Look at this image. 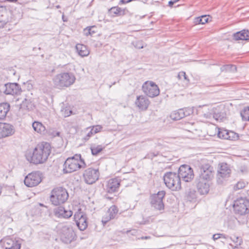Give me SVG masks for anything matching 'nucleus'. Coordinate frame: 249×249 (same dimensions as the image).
<instances>
[{
	"label": "nucleus",
	"mask_w": 249,
	"mask_h": 249,
	"mask_svg": "<svg viewBox=\"0 0 249 249\" xmlns=\"http://www.w3.org/2000/svg\"><path fill=\"white\" fill-rule=\"evenodd\" d=\"M102 128L103 127L101 125H97L95 126H93L91 130L93 132V134H95L99 132L102 130Z\"/></svg>",
	"instance_id": "39"
},
{
	"label": "nucleus",
	"mask_w": 249,
	"mask_h": 249,
	"mask_svg": "<svg viewBox=\"0 0 249 249\" xmlns=\"http://www.w3.org/2000/svg\"><path fill=\"white\" fill-rule=\"evenodd\" d=\"M42 174L40 171H33L28 174L24 178V184L28 187L38 185L42 181Z\"/></svg>",
	"instance_id": "9"
},
{
	"label": "nucleus",
	"mask_w": 249,
	"mask_h": 249,
	"mask_svg": "<svg viewBox=\"0 0 249 249\" xmlns=\"http://www.w3.org/2000/svg\"><path fill=\"white\" fill-rule=\"evenodd\" d=\"M89 28H90V36H92L93 34H94L95 33H96V31H94L93 30L94 28H95V26H89Z\"/></svg>",
	"instance_id": "49"
},
{
	"label": "nucleus",
	"mask_w": 249,
	"mask_h": 249,
	"mask_svg": "<svg viewBox=\"0 0 249 249\" xmlns=\"http://www.w3.org/2000/svg\"><path fill=\"white\" fill-rule=\"evenodd\" d=\"M100 172L98 168L89 167L86 169L83 174L84 180L88 184H92L99 178Z\"/></svg>",
	"instance_id": "10"
},
{
	"label": "nucleus",
	"mask_w": 249,
	"mask_h": 249,
	"mask_svg": "<svg viewBox=\"0 0 249 249\" xmlns=\"http://www.w3.org/2000/svg\"><path fill=\"white\" fill-rule=\"evenodd\" d=\"M27 102L28 103L29 101L26 99H25L24 101H22L21 105L22 107H24L26 106V107H27V108L28 109H29V108L28 107V106H26V104Z\"/></svg>",
	"instance_id": "46"
},
{
	"label": "nucleus",
	"mask_w": 249,
	"mask_h": 249,
	"mask_svg": "<svg viewBox=\"0 0 249 249\" xmlns=\"http://www.w3.org/2000/svg\"><path fill=\"white\" fill-rule=\"evenodd\" d=\"M55 215L58 217L68 218L71 217L73 214L71 210H66L63 207H58L54 210Z\"/></svg>",
	"instance_id": "23"
},
{
	"label": "nucleus",
	"mask_w": 249,
	"mask_h": 249,
	"mask_svg": "<svg viewBox=\"0 0 249 249\" xmlns=\"http://www.w3.org/2000/svg\"><path fill=\"white\" fill-rule=\"evenodd\" d=\"M142 89L146 96L151 98L158 96L160 93V90L158 85L151 81L145 82L142 86Z\"/></svg>",
	"instance_id": "8"
},
{
	"label": "nucleus",
	"mask_w": 249,
	"mask_h": 249,
	"mask_svg": "<svg viewBox=\"0 0 249 249\" xmlns=\"http://www.w3.org/2000/svg\"><path fill=\"white\" fill-rule=\"evenodd\" d=\"M9 12L5 6H0V28H3L9 21Z\"/></svg>",
	"instance_id": "21"
},
{
	"label": "nucleus",
	"mask_w": 249,
	"mask_h": 249,
	"mask_svg": "<svg viewBox=\"0 0 249 249\" xmlns=\"http://www.w3.org/2000/svg\"><path fill=\"white\" fill-rule=\"evenodd\" d=\"M76 49L78 54L82 57L87 56L89 53V51L87 46L82 44H77Z\"/></svg>",
	"instance_id": "28"
},
{
	"label": "nucleus",
	"mask_w": 249,
	"mask_h": 249,
	"mask_svg": "<svg viewBox=\"0 0 249 249\" xmlns=\"http://www.w3.org/2000/svg\"><path fill=\"white\" fill-rule=\"evenodd\" d=\"M90 28L89 27H87L84 29V34L86 36H90Z\"/></svg>",
	"instance_id": "43"
},
{
	"label": "nucleus",
	"mask_w": 249,
	"mask_h": 249,
	"mask_svg": "<svg viewBox=\"0 0 249 249\" xmlns=\"http://www.w3.org/2000/svg\"><path fill=\"white\" fill-rule=\"evenodd\" d=\"M192 112V110L189 108H181L172 113L171 117L173 120H179L186 116H189Z\"/></svg>",
	"instance_id": "18"
},
{
	"label": "nucleus",
	"mask_w": 249,
	"mask_h": 249,
	"mask_svg": "<svg viewBox=\"0 0 249 249\" xmlns=\"http://www.w3.org/2000/svg\"><path fill=\"white\" fill-rule=\"evenodd\" d=\"M231 173V170L229 165L226 163H222L217 175V181L218 182H222V179L229 178L230 176Z\"/></svg>",
	"instance_id": "15"
},
{
	"label": "nucleus",
	"mask_w": 249,
	"mask_h": 249,
	"mask_svg": "<svg viewBox=\"0 0 249 249\" xmlns=\"http://www.w3.org/2000/svg\"><path fill=\"white\" fill-rule=\"evenodd\" d=\"M227 135L228 136H227L226 140L231 141H236L239 139L238 134L232 131H228V133Z\"/></svg>",
	"instance_id": "34"
},
{
	"label": "nucleus",
	"mask_w": 249,
	"mask_h": 249,
	"mask_svg": "<svg viewBox=\"0 0 249 249\" xmlns=\"http://www.w3.org/2000/svg\"><path fill=\"white\" fill-rule=\"evenodd\" d=\"M233 37L235 40H249V30L243 29L237 32L233 35Z\"/></svg>",
	"instance_id": "25"
},
{
	"label": "nucleus",
	"mask_w": 249,
	"mask_h": 249,
	"mask_svg": "<svg viewBox=\"0 0 249 249\" xmlns=\"http://www.w3.org/2000/svg\"><path fill=\"white\" fill-rule=\"evenodd\" d=\"M10 109V105L7 102L0 103V121L4 120Z\"/></svg>",
	"instance_id": "26"
},
{
	"label": "nucleus",
	"mask_w": 249,
	"mask_h": 249,
	"mask_svg": "<svg viewBox=\"0 0 249 249\" xmlns=\"http://www.w3.org/2000/svg\"><path fill=\"white\" fill-rule=\"evenodd\" d=\"M236 241H235V242L236 243V245L237 246L238 245H240L242 243V239L239 237H236Z\"/></svg>",
	"instance_id": "48"
},
{
	"label": "nucleus",
	"mask_w": 249,
	"mask_h": 249,
	"mask_svg": "<svg viewBox=\"0 0 249 249\" xmlns=\"http://www.w3.org/2000/svg\"><path fill=\"white\" fill-rule=\"evenodd\" d=\"M2 138L13 135L15 132L14 126L8 123H1Z\"/></svg>",
	"instance_id": "22"
},
{
	"label": "nucleus",
	"mask_w": 249,
	"mask_h": 249,
	"mask_svg": "<svg viewBox=\"0 0 249 249\" xmlns=\"http://www.w3.org/2000/svg\"><path fill=\"white\" fill-rule=\"evenodd\" d=\"M179 178L185 182H190L194 178V171L188 165L183 164L178 170Z\"/></svg>",
	"instance_id": "13"
},
{
	"label": "nucleus",
	"mask_w": 249,
	"mask_h": 249,
	"mask_svg": "<svg viewBox=\"0 0 249 249\" xmlns=\"http://www.w3.org/2000/svg\"><path fill=\"white\" fill-rule=\"evenodd\" d=\"M150 103L149 100L144 95L137 96L135 102L136 106L142 111L146 110L148 108Z\"/></svg>",
	"instance_id": "17"
},
{
	"label": "nucleus",
	"mask_w": 249,
	"mask_h": 249,
	"mask_svg": "<svg viewBox=\"0 0 249 249\" xmlns=\"http://www.w3.org/2000/svg\"><path fill=\"white\" fill-rule=\"evenodd\" d=\"M111 219H112L109 216V214L107 212L106 214L102 217V222L103 224L104 225H105V224H106L108 221H109Z\"/></svg>",
	"instance_id": "37"
},
{
	"label": "nucleus",
	"mask_w": 249,
	"mask_h": 249,
	"mask_svg": "<svg viewBox=\"0 0 249 249\" xmlns=\"http://www.w3.org/2000/svg\"><path fill=\"white\" fill-rule=\"evenodd\" d=\"M59 135H60V132H57L56 133V135H57V136H59Z\"/></svg>",
	"instance_id": "54"
},
{
	"label": "nucleus",
	"mask_w": 249,
	"mask_h": 249,
	"mask_svg": "<svg viewBox=\"0 0 249 249\" xmlns=\"http://www.w3.org/2000/svg\"><path fill=\"white\" fill-rule=\"evenodd\" d=\"M61 239L63 242L70 244L72 241L75 240L76 235L73 228L71 226H65L62 227Z\"/></svg>",
	"instance_id": "14"
},
{
	"label": "nucleus",
	"mask_w": 249,
	"mask_h": 249,
	"mask_svg": "<svg viewBox=\"0 0 249 249\" xmlns=\"http://www.w3.org/2000/svg\"><path fill=\"white\" fill-rule=\"evenodd\" d=\"M4 87V93L6 94L18 95L22 92L20 85L17 83H8L5 84Z\"/></svg>",
	"instance_id": "16"
},
{
	"label": "nucleus",
	"mask_w": 249,
	"mask_h": 249,
	"mask_svg": "<svg viewBox=\"0 0 249 249\" xmlns=\"http://www.w3.org/2000/svg\"><path fill=\"white\" fill-rule=\"evenodd\" d=\"M211 182L202 183L196 185L198 192L201 195H207L210 191Z\"/></svg>",
	"instance_id": "27"
},
{
	"label": "nucleus",
	"mask_w": 249,
	"mask_h": 249,
	"mask_svg": "<svg viewBox=\"0 0 249 249\" xmlns=\"http://www.w3.org/2000/svg\"><path fill=\"white\" fill-rule=\"evenodd\" d=\"M62 18L64 22H67L68 21L67 18L65 17L64 14L62 16Z\"/></svg>",
	"instance_id": "52"
},
{
	"label": "nucleus",
	"mask_w": 249,
	"mask_h": 249,
	"mask_svg": "<svg viewBox=\"0 0 249 249\" xmlns=\"http://www.w3.org/2000/svg\"><path fill=\"white\" fill-rule=\"evenodd\" d=\"M200 171L195 179L196 185L206 182H211L214 176L213 168L209 163H205L200 166Z\"/></svg>",
	"instance_id": "4"
},
{
	"label": "nucleus",
	"mask_w": 249,
	"mask_h": 249,
	"mask_svg": "<svg viewBox=\"0 0 249 249\" xmlns=\"http://www.w3.org/2000/svg\"><path fill=\"white\" fill-rule=\"evenodd\" d=\"M233 210L235 213L242 215L249 213V200L246 198L240 197L234 200Z\"/></svg>",
	"instance_id": "7"
},
{
	"label": "nucleus",
	"mask_w": 249,
	"mask_h": 249,
	"mask_svg": "<svg viewBox=\"0 0 249 249\" xmlns=\"http://www.w3.org/2000/svg\"><path fill=\"white\" fill-rule=\"evenodd\" d=\"M228 130H227L220 129H218L217 135L219 138L226 140L227 136H228Z\"/></svg>",
	"instance_id": "36"
},
{
	"label": "nucleus",
	"mask_w": 249,
	"mask_h": 249,
	"mask_svg": "<svg viewBox=\"0 0 249 249\" xmlns=\"http://www.w3.org/2000/svg\"><path fill=\"white\" fill-rule=\"evenodd\" d=\"M51 152V146L49 143L42 142L38 144L33 152H28L25 156L27 160L34 164L44 162Z\"/></svg>",
	"instance_id": "1"
},
{
	"label": "nucleus",
	"mask_w": 249,
	"mask_h": 249,
	"mask_svg": "<svg viewBox=\"0 0 249 249\" xmlns=\"http://www.w3.org/2000/svg\"><path fill=\"white\" fill-rule=\"evenodd\" d=\"M75 81V76L71 72H61L56 74L53 79L54 87L59 89L71 86Z\"/></svg>",
	"instance_id": "3"
},
{
	"label": "nucleus",
	"mask_w": 249,
	"mask_h": 249,
	"mask_svg": "<svg viewBox=\"0 0 249 249\" xmlns=\"http://www.w3.org/2000/svg\"><path fill=\"white\" fill-rule=\"evenodd\" d=\"M63 166V172L65 174H67L86 167V164L84 160L82 159L81 155L77 154L71 157L67 158Z\"/></svg>",
	"instance_id": "2"
},
{
	"label": "nucleus",
	"mask_w": 249,
	"mask_h": 249,
	"mask_svg": "<svg viewBox=\"0 0 249 249\" xmlns=\"http://www.w3.org/2000/svg\"><path fill=\"white\" fill-rule=\"evenodd\" d=\"M103 148L104 147L101 145H93L90 147L91 153L93 155H97L103 150Z\"/></svg>",
	"instance_id": "35"
},
{
	"label": "nucleus",
	"mask_w": 249,
	"mask_h": 249,
	"mask_svg": "<svg viewBox=\"0 0 249 249\" xmlns=\"http://www.w3.org/2000/svg\"><path fill=\"white\" fill-rule=\"evenodd\" d=\"M60 5H57V6H56V8H60Z\"/></svg>",
	"instance_id": "55"
},
{
	"label": "nucleus",
	"mask_w": 249,
	"mask_h": 249,
	"mask_svg": "<svg viewBox=\"0 0 249 249\" xmlns=\"http://www.w3.org/2000/svg\"><path fill=\"white\" fill-rule=\"evenodd\" d=\"M178 77L179 79H181L182 78H183L185 80L189 81V79L187 78L186 73L184 71L179 72L178 74Z\"/></svg>",
	"instance_id": "41"
},
{
	"label": "nucleus",
	"mask_w": 249,
	"mask_h": 249,
	"mask_svg": "<svg viewBox=\"0 0 249 249\" xmlns=\"http://www.w3.org/2000/svg\"><path fill=\"white\" fill-rule=\"evenodd\" d=\"M4 249H20L21 243L18 239L7 238L4 240Z\"/></svg>",
	"instance_id": "19"
},
{
	"label": "nucleus",
	"mask_w": 249,
	"mask_h": 249,
	"mask_svg": "<svg viewBox=\"0 0 249 249\" xmlns=\"http://www.w3.org/2000/svg\"><path fill=\"white\" fill-rule=\"evenodd\" d=\"M34 129L38 133L44 134L46 131L45 127L40 122H35L32 124Z\"/></svg>",
	"instance_id": "29"
},
{
	"label": "nucleus",
	"mask_w": 249,
	"mask_h": 249,
	"mask_svg": "<svg viewBox=\"0 0 249 249\" xmlns=\"http://www.w3.org/2000/svg\"><path fill=\"white\" fill-rule=\"evenodd\" d=\"M174 3L175 2L172 0H171L168 2V6L170 7H172Z\"/></svg>",
	"instance_id": "51"
},
{
	"label": "nucleus",
	"mask_w": 249,
	"mask_h": 249,
	"mask_svg": "<svg viewBox=\"0 0 249 249\" xmlns=\"http://www.w3.org/2000/svg\"><path fill=\"white\" fill-rule=\"evenodd\" d=\"M159 152H149L145 156V158L146 159H153L154 157L157 156L159 155Z\"/></svg>",
	"instance_id": "40"
},
{
	"label": "nucleus",
	"mask_w": 249,
	"mask_h": 249,
	"mask_svg": "<svg viewBox=\"0 0 249 249\" xmlns=\"http://www.w3.org/2000/svg\"><path fill=\"white\" fill-rule=\"evenodd\" d=\"M69 194L67 190L62 187L54 188L51 191L50 200L55 206L64 203L68 199Z\"/></svg>",
	"instance_id": "5"
},
{
	"label": "nucleus",
	"mask_w": 249,
	"mask_h": 249,
	"mask_svg": "<svg viewBox=\"0 0 249 249\" xmlns=\"http://www.w3.org/2000/svg\"><path fill=\"white\" fill-rule=\"evenodd\" d=\"M93 135L94 134L90 129V130L87 133L86 136L84 138V139L86 141H88Z\"/></svg>",
	"instance_id": "44"
},
{
	"label": "nucleus",
	"mask_w": 249,
	"mask_h": 249,
	"mask_svg": "<svg viewBox=\"0 0 249 249\" xmlns=\"http://www.w3.org/2000/svg\"><path fill=\"white\" fill-rule=\"evenodd\" d=\"M108 12L112 17H122L126 15L128 11L126 8L114 6L109 9Z\"/></svg>",
	"instance_id": "24"
},
{
	"label": "nucleus",
	"mask_w": 249,
	"mask_h": 249,
	"mask_svg": "<svg viewBox=\"0 0 249 249\" xmlns=\"http://www.w3.org/2000/svg\"><path fill=\"white\" fill-rule=\"evenodd\" d=\"M220 238H225V235L223 234L217 233L213 235V239L214 240H216Z\"/></svg>",
	"instance_id": "42"
},
{
	"label": "nucleus",
	"mask_w": 249,
	"mask_h": 249,
	"mask_svg": "<svg viewBox=\"0 0 249 249\" xmlns=\"http://www.w3.org/2000/svg\"><path fill=\"white\" fill-rule=\"evenodd\" d=\"M221 71H236V67L231 64L225 65L221 68Z\"/></svg>",
	"instance_id": "33"
},
{
	"label": "nucleus",
	"mask_w": 249,
	"mask_h": 249,
	"mask_svg": "<svg viewBox=\"0 0 249 249\" xmlns=\"http://www.w3.org/2000/svg\"><path fill=\"white\" fill-rule=\"evenodd\" d=\"M150 238V236H142L141 237H140L139 239L143 240V239H149Z\"/></svg>",
	"instance_id": "50"
},
{
	"label": "nucleus",
	"mask_w": 249,
	"mask_h": 249,
	"mask_svg": "<svg viewBox=\"0 0 249 249\" xmlns=\"http://www.w3.org/2000/svg\"><path fill=\"white\" fill-rule=\"evenodd\" d=\"M120 186V180L113 178L108 180L106 186V190L109 193H113L118 191Z\"/></svg>",
	"instance_id": "20"
},
{
	"label": "nucleus",
	"mask_w": 249,
	"mask_h": 249,
	"mask_svg": "<svg viewBox=\"0 0 249 249\" xmlns=\"http://www.w3.org/2000/svg\"><path fill=\"white\" fill-rule=\"evenodd\" d=\"M165 195L164 191H159L157 194H153L150 196V204L155 209L161 211L163 210L164 205L163 198Z\"/></svg>",
	"instance_id": "12"
},
{
	"label": "nucleus",
	"mask_w": 249,
	"mask_h": 249,
	"mask_svg": "<svg viewBox=\"0 0 249 249\" xmlns=\"http://www.w3.org/2000/svg\"><path fill=\"white\" fill-rule=\"evenodd\" d=\"M132 0H121L119 1V4L121 5L123 4H125V3H127L128 2L131 1Z\"/></svg>",
	"instance_id": "47"
},
{
	"label": "nucleus",
	"mask_w": 249,
	"mask_h": 249,
	"mask_svg": "<svg viewBox=\"0 0 249 249\" xmlns=\"http://www.w3.org/2000/svg\"><path fill=\"white\" fill-rule=\"evenodd\" d=\"M240 115L243 121H249V107H244V108L241 111Z\"/></svg>",
	"instance_id": "32"
},
{
	"label": "nucleus",
	"mask_w": 249,
	"mask_h": 249,
	"mask_svg": "<svg viewBox=\"0 0 249 249\" xmlns=\"http://www.w3.org/2000/svg\"><path fill=\"white\" fill-rule=\"evenodd\" d=\"M135 47L138 49H142L143 48V45L141 41H137L135 45Z\"/></svg>",
	"instance_id": "45"
},
{
	"label": "nucleus",
	"mask_w": 249,
	"mask_h": 249,
	"mask_svg": "<svg viewBox=\"0 0 249 249\" xmlns=\"http://www.w3.org/2000/svg\"><path fill=\"white\" fill-rule=\"evenodd\" d=\"M246 186L245 182L243 181H238L234 186V190H240L244 188Z\"/></svg>",
	"instance_id": "38"
},
{
	"label": "nucleus",
	"mask_w": 249,
	"mask_h": 249,
	"mask_svg": "<svg viewBox=\"0 0 249 249\" xmlns=\"http://www.w3.org/2000/svg\"><path fill=\"white\" fill-rule=\"evenodd\" d=\"M4 1H8L10 2H17L18 0H4Z\"/></svg>",
	"instance_id": "53"
},
{
	"label": "nucleus",
	"mask_w": 249,
	"mask_h": 249,
	"mask_svg": "<svg viewBox=\"0 0 249 249\" xmlns=\"http://www.w3.org/2000/svg\"><path fill=\"white\" fill-rule=\"evenodd\" d=\"M163 180L166 186L173 191H178L181 188V180L178 173H166L163 176Z\"/></svg>",
	"instance_id": "6"
},
{
	"label": "nucleus",
	"mask_w": 249,
	"mask_h": 249,
	"mask_svg": "<svg viewBox=\"0 0 249 249\" xmlns=\"http://www.w3.org/2000/svg\"><path fill=\"white\" fill-rule=\"evenodd\" d=\"M107 212L111 218L113 219L116 217L118 213V209L116 206L112 205L108 209Z\"/></svg>",
	"instance_id": "30"
},
{
	"label": "nucleus",
	"mask_w": 249,
	"mask_h": 249,
	"mask_svg": "<svg viewBox=\"0 0 249 249\" xmlns=\"http://www.w3.org/2000/svg\"><path fill=\"white\" fill-rule=\"evenodd\" d=\"M209 18L206 15L195 18L194 22L196 24H204L208 21Z\"/></svg>",
	"instance_id": "31"
},
{
	"label": "nucleus",
	"mask_w": 249,
	"mask_h": 249,
	"mask_svg": "<svg viewBox=\"0 0 249 249\" xmlns=\"http://www.w3.org/2000/svg\"><path fill=\"white\" fill-rule=\"evenodd\" d=\"M74 220L80 231H84L88 227V217L85 213L81 208L78 209L74 214Z\"/></svg>",
	"instance_id": "11"
}]
</instances>
